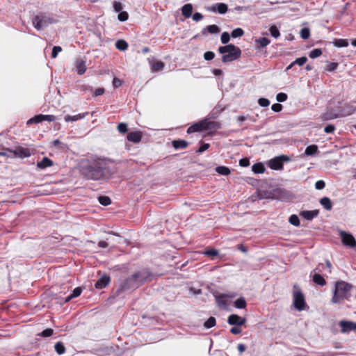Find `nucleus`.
I'll return each mask as SVG.
<instances>
[{
  "mask_svg": "<svg viewBox=\"0 0 356 356\" xmlns=\"http://www.w3.org/2000/svg\"><path fill=\"white\" fill-rule=\"evenodd\" d=\"M115 47L118 50L124 51L127 49L128 44L123 40H119L115 42Z\"/></svg>",
  "mask_w": 356,
  "mask_h": 356,
  "instance_id": "473e14b6",
  "label": "nucleus"
},
{
  "mask_svg": "<svg viewBox=\"0 0 356 356\" xmlns=\"http://www.w3.org/2000/svg\"><path fill=\"white\" fill-rule=\"evenodd\" d=\"M88 113L86 112V113H79V114H77V115H75L73 116L67 115L65 116L64 119H65V122H74V121H77V120L83 119L86 116L88 115Z\"/></svg>",
  "mask_w": 356,
  "mask_h": 356,
  "instance_id": "aec40b11",
  "label": "nucleus"
},
{
  "mask_svg": "<svg viewBox=\"0 0 356 356\" xmlns=\"http://www.w3.org/2000/svg\"><path fill=\"white\" fill-rule=\"evenodd\" d=\"M320 204L323 207V208L330 211L332 208V204L331 200L327 197H323L320 200Z\"/></svg>",
  "mask_w": 356,
  "mask_h": 356,
  "instance_id": "393cba45",
  "label": "nucleus"
},
{
  "mask_svg": "<svg viewBox=\"0 0 356 356\" xmlns=\"http://www.w3.org/2000/svg\"><path fill=\"white\" fill-rule=\"evenodd\" d=\"M216 171L222 175H228L230 173V170L226 166H218Z\"/></svg>",
  "mask_w": 356,
  "mask_h": 356,
  "instance_id": "c9c22d12",
  "label": "nucleus"
},
{
  "mask_svg": "<svg viewBox=\"0 0 356 356\" xmlns=\"http://www.w3.org/2000/svg\"><path fill=\"white\" fill-rule=\"evenodd\" d=\"M289 222L295 227L300 226V220L297 215L293 214L289 218Z\"/></svg>",
  "mask_w": 356,
  "mask_h": 356,
  "instance_id": "58836bf2",
  "label": "nucleus"
},
{
  "mask_svg": "<svg viewBox=\"0 0 356 356\" xmlns=\"http://www.w3.org/2000/svg\"><path fill=\"white\" fill-rule=\"evenodd\" d=\"M214 124V122L208 121L207 120H203L189 127L187 129V133L191 134L206 129H210L213 128Z\"/></svg>",
  "mask_w": 356,
  "mask_h": 356,
  "instance_id": "39448f33",
  "label": "nucleus"
},
{
  "mask_svg": "<svg viewBox=\"0 0 356 356\" xmlns=\"http://www.w3.org/2000/svg\"><path fill=\"white\" fill-rule=\"evenodd\" d=\"M181 12L186 18L190 17L193 13V6L191 3L185 4L181 8Z\"/></svg>",
  "mask_w": 356,
  "mask_h": 356,
  "instance_id": "b1692460",
  "label": "nucleus"
},
{
  "mask_svg": "<svg viewBox=\"0 0 356 356\" xmlns=\"http://www.w3.org/2000/svg\"><path fill=\"white\" fill-rule=\"evenodd\" d=\"M54 330L51 328H47L43 330L41 333H39L38 335L42 337H48L53 334Z\"/></svg>",
  "mask_w": 356,
  "mask_h": 356,
  "instance_id": "49530a36",
  "label": "nucleus"
},
{
  "mask_svg": "<svg viewBox=\"0 0 356 356\" xmlns=\"http://www.w3.org/2000/svg\"><path fill=\"white\" fill-rule=\"evenodd\" d=\"M318 214V211L317 210L313 211H302L300 213V216L304 218L306 220H312L313 218L316 217Z\"/></svg>",
  "mask_w": 356,
  "mask_h": 356,
  "instance_id": "6ab92c4d",
  "label": "nucleus"
},
{
  "mask_svg": "<svg viewBox=\"0 0 356 356\" xmlns=\"http://www.w3.org/2000/svg\"><path fill=\"white\" fill-rule=\"evenodd\" d=\"M227 6L224 3H218L209 8V10L220 14H225L227 11Z\"/></svg>",
  "mask_w": 356,
  "mask_h": 356,
  "instance_id": "2eb2a0df",
  "label": "nucleus"
},
{
  "mask_svg": "<svg viewBox=\"0 0 356 356\" xmlns=\"http://www.w3.org/2000/svg\"><path fill=\"white\" fill-rule=\"evenodd\" d=\"M54 348L56 352L60 355L64 354L65 352V347L64 344L60 341L57 342L55 344Z\"/></svg>",
  "mask_w": 356,
  "mask_h": 356,
  "instance_id": "c756f323",
  "label": "nucleus"
},
{
  "mask_svg": "<svg viewBox=\"0 0 356 356\" xmlns=\"http://www.w3.org/2000/svg\"><path fill=\"white\" fill-rule=\"evenodd\" d=\"M53 165V161L48 157H43V159L38 162L37 166L40 169H44L47 167H50Z\"/></svg>",
  "mask_w": 356,
  "mask_h": 356,
  "instance_id": "5701e85b",
  "label": "nucleus"
},
{
  "mask_svg": "<svg viewBox=\"0 0 356 356\" xmlns=\"http://www.w3.org/2000/svg\"><path fill=\"white\" fill-rule=\"evenodd\" d=\"M318 147L316 145H309L305 149V154L307 156H311L317 153Z\"/></svg>",
  "mask_w": 356,
  "mask_h": 356,
  "instance_id": "72a5a7b5",
  "label": "nucleus"
},
{
  "mask_svg": "<svg viewBox=\"0 0 356 356\" xmlns=\"http://www.w3.org/2000/svg\"><path fill=\"white\" fill-rule=\"evenodd\" d=\"M218 51L221 54H222V61L223 63L235 60L241 55V49L234 44H227L220 47Z\"/></svg>",
  "mask_w": 356,
  "mask_h": 356,
  "instance_id": "7ed1b4c3",
  "label": "nucleus"
},
{
  "mask_svg": "<svg viewBox=\"0 0 356 356\" xmlns=\"http://www.w3.org/2000/svg\"><path fill=\"white\" fill-rule=\"evenodd\" d=\"M110 282V277L108 275H102L95 283V286L97 289L106 287Z\"/></svg>",
  "mask_w": 356,
  "mask_h": 356,
  "instance_id": "dca6fc26",
  "label": "nucleus"
},
{
  "mask_svg": "<svg viewBox=\"0 0 356 356\" xmlns=\"http://www.w3.org/2000/svg\"><path fill=\"white\" fill-rule=\"evenodd\" d=\"M252 171L256 173H263L265 171V167L261 163H255L252 167Z\"/></svg>",
  "mask_w": 356,
  "mask_h": 356,
  "instance_id": "c85d7f7f",
  "label": "nucleus"
},
{
  "mask_svg": "<svg viewBox=\"0 0 356 356\" xmlns=\"http://www.w3.org/2000/svg\"><path fill=\"white\" fill-rule=\"evenodd\" d=\"M300 36L302 39H308L310 36V31L308 28H303L300 31Z\"/></svg>",
  "mask_w": 356,
  "mask_h": 356,
  "instance_id": "de8ad7c7",
  "label": "nucleus"
},
{
  "mask_svg": "<svg viewBox=\"0 0 356 356\" xmlns=\"http://www.w3.org/2000/svg\"><path fill=\"white\" fill-rule=\"evenodd\" d=\"M239 164L241 166L246 167L250 164L249 160L247 157H245L239 161Z\"/></svg>",
  "mask_w": 356,
  "mask_h": 356,
  "instance_id": "69168bd1",
  "label": "nucleus"
},
{
  "mask_svg": "<svg viewBox=\"0 0 356 356\" xmlns=\"http://www.w3.org/2000/svg\"><path fill=\"white\" fill-rule=\"evenodd\" d=\"M15 156H31L34 154L33 151L26 147H17L13 151Z\"/></svg>",
  "mask_w": 356,
  "mask_h": 356,
  "instance_id": "a211bd4d",
  "label": "nucleus"
},
{
  "mask_svg": "<svg viewBox=\"0 0 356 356\" xmlns=\"http://www.w3.org/2000/svg\"><path fill=\"white\" fill-rule=\"evenodd\" d=\"M234 305L238 309H244L246 307V301L243 298H240L235 300Z\"/></svg>",
  "mask_w": 356,
  "mask_h": 356,
  "instance_id": "7c9ffc66",
  "label": "nucleus"
},
{
  "mask_svg": "<svg viewBox=\"0 0 356 356\" xmlns=\"http://www.w3.org/2000/svg\"><path fill=\"white\" fill-rule=\"evenodd\" d=\"M339 325H340L341 332L343 333H348L356 330V323L354 322L341 321L339 323Z\"/></svg>",
  "mask_w": 356,
  "mask_h": 356,
  "instance_id": "f8f14e48",
  "label": "nucleus"
},
{
  "mask_svg": "<svg viewBox=\"0 0 356 356\" xmlns=\"http://www.w3.org/2000/svg\"><path fill=\"white\" fill-rule=\"evenodd\" d=\"M352 286L343 281L337 282L335 284L333 296L331 302L334 304L340 303L350 296Z\"/></svg>",
  "mask_w": 356,
  "mask_h": 356,
  "instance_id": "f03ea898",
  "label": "nucleus"
},
{
  "mask_svg": "<svg viewBox=\"0 0 356 356\" xmlns=\"http://www.w3.org/2000/svg\"><path fill=\"white\" fill-rule=\"evenodd\" d=\"M128 13L126 11L120 12L118 18L121 22H124L128 19Z\"/></svg>",
  "mask_w": 356,
  "mask_h": 356,
  "instance_id": "603ef678",
  "label": "nucleus"
},
{
  "mask_svg": "<svg viewBox=\"0 0 356 356\" xmlns=\"http://www.w3.org/2000/svg\"><path fill=\"white\" fill-rule=\"evenodd\" d=\"M215 54L213 51H206L204 54V58L206 60H211L214 58Z\"/></svg>",
  "mask_w": 356,
  "mask_h": 356,
  "instance_id": "4d7b16f0",
  "label": "nucleus"
},
{
  "mask_svg": "<svg viewBox=\"0 0 356 356\" xmlns=\"http://www.w3.org/2000/svg\"><path fill=\"white\" fill-rule=\"evenodd\" d=\"M269 31H270V35L275 38H278L280 35L278 29L275 26H272L270 28Z\"/></svg>",
  "mask_w": 356,
  "mask_h": 356,
  "instance_id": "09e8293b",
  "label": "nucleus"
},
{
  "mask_svg": "<svg viewBox=\"0 0 356 356\" xmlns=\"http://www.w3.org/2000/svg\"><path fill=\"white\" fill-rule=\"evenodd\" d=\"M138 286L141 285L144 282L150 280L152 274L147 269H142L134 274Z\"/></svg>",
  "mask_w": 356,
  "mask_h": 356,
  "instance_id": "9d476101",
  "label": "nucleus"
},
{
  "mask_svg": "<svg viewBox=\"0 0 356 356\" xmlns=\"http://www.w3.org/2000/svg\"><path fill=\"white\" fill-rule=\"evenodd\" d=\"M355 109L353 106H346L344 110L340 113L341 117L348 116L352 115Z\"/></svg>",
  "mask_w": 356,
  "mask_h": 356,
  "instance_id": "ea45409f",
  "label": "nucleus"
},
{
  "mask_svg": "<svg viewBox=\"0 0 356 356\" xmlns=\"http://www.w3.org/2000/svg\"><path fill=\"white\" fill-rule=\"evenodd\" d=\"M307 58L305 57V56H302V57L296 58L293 62V64H296V65H298L300 66H302V65H303L307 62Z\"/></svg>",
  "mask_w": 356,
  "mask_h": 356,
  "instance_id": "8fccbe9b",
  "label": "nucleus"
},
{
  "mask_svg": "<svg viewBox=\"0 0 356 356\" xmlns=\"http://www.w3.org/2000/svg\"><path fill=\"white\" fill-rule=\"evenodd\" d=\"M271 109L274 112H280L282 109V106L280 104H278V103L274 104L272 105Z\"/></svg>",
  "mask_w": 356,
  "mask_h": 356,
  "instance_id": "e2e57ef3",
  "label": "nucleus"
},
{
  "mask_svg": "<svg viewBox=\"0 0 356 356\" xmlns=\"http://www.w3.org/2000/svg\"><path fill=\"white\" fill-rule=\"evenodd\" d=\"M151 65V70L154 72H159L163 70L164 68V63L159 60L149 61Z\"/></svg>",
  "mask_w": 356,
  "mask_h": 356,
  "instance_id": "412c9836",
  "label": "nucleus"
},
{
  "mask_svg": "<svg viewBox=\"0 0 356 356\" xmlns=\"http://www.w3.org/2000/svg\"><path fill=\"white\" fill-rule=\"evenodd\" d=\"M339 235L344 245L351 248L356 247V240L354 236L345 231H340Z\"/></svg>",
  "mask_w": 356,
  "mask_h": 356,
  "instance_id": "1a4fd4ad",
  "label": "nucleus"
},
{
  "mask_svg": "<svg viewBox=\"0 0 356 356\" xmlns=\"http://www.w3.org/2000/svg\"><path fill=\"white\" fill-rule=\"evenodd\" d=\"M325 184L324 181H323V180L317 181L315 184V188L317 190H322L325 188Z\"/></svg>",
  "mask_w": 356,
  "mask_h": 356,
  "instance_id": "680f3d73",
  "label": "nucleus"
},
{
  "mask_svg": "<svg viewBox=\"0 0 356 356\" xmlns=\"http://www.w3.org/2000/svg\"><path fill=\"white\" fill-rule=\"evenodd\" d=\"M312 280L315 284L320 285L321 286H323L326 284L325 280L321 275H320L318 273H314V275H312Z\"/></svg>",
  "mask_w": 356,
  "mask_h": 356,
  "instance_id": "4be33fe9",
  "label": "nucleus"
},
{
  "mask_svg": "<svg viewBox=\"0 0 356 356\" xmlns=\"http://www.w3.org/2000/svg\"><path fill=\"white\" fill-rule=\"evenodd\" d=\"M293 305L298 311H303L307 308L305 296L296 284L293 287Z\"/></svg>",
  "mask_w": 356,
  "mask_h": 356,
  "instance_id": "20e7f679",
  "label": "nucleus"
},
{
  "mask_svg": "<svg viewBox=\"0 0 356 356\" xmlns=\"http://www.w3.org/2000/svg\"><path fill=\"white\" fill-rule=\"evenodd\" d=\"M33 25L37 30H40L47 27L54 22V19L44 15H36L33 17Z\"/></svg>",
  "mask_w": 356,
  "mask_h": 356,
  "instance_id": "423d86ee",
  "label": "nucleus"
},
{
  "mask_svg": "<svg viewBox=\"0 0 356 356\" xmlns=\"http://www.w3.org/2000/svg\"><path fill=\"white\" fill-rule=\"evenodd\" d=\"M334 129H335V127L334 125L329 124L325 127L324 131L327 134H330V133H332L334 131Z\"/></svg>",
  "mask_w": 356,
  "mask_h": 356,
  "instance_id": "338daca9",
  "label": "nucleus"
},
{
  "mask_svg": "<svg viewBox=\"0 0 356 356\" xmlns=\"http://www.w3.org/2000/svg\"><path fill=\"white\" fill-rule=\"evenodd\" d=\"M209 147V145L208 143H204L203 145H202L198 150L197 151V153H202L203 152H204L205 150H207Z\"/></svg>",
  "mask_w": 356,
  "mask_h": 356,
  "instance_id": "774afa93",
  "label": "nucleus"
},
{
  "mask_svg": "<svg viewBox=\"0 0 356 356\" xmlns=\"http://www.w3.org/2000/svg\"><path fill=\"white\" fill-rule=\"evenodd\" d=\"M287 99V95L284 92H280L276 95V100L278 102H283Z\"/></svg>",
  "mask_w": 356,
  "mask_h": 356,
  "instance_id": "3c124183",
  "label": "nucleus"
},
{
  "mask_svg": "<svg viewBox=\"0 0 356 356\" xmlns=\"http://www.w3.org/2000/svg\"><path fill=\"white\" fill-rule=\"evenodd\" d=\"M61 51L62 48L60 46H54L52 49L51 57L55 58Z\"/></svg>",
  "mask_w": 356,
  "mask_h": 356,
  "instance_id": "5fc2aeb1",
  "label": "nucleus"
},
{
  "mask_svg": "<svg viewBox=\"0 0 356 356\" xmlns=\"http://www.w3.org/2000/svg\"><path fill=\"white\" fill-rule=\"evenodd\" d=\"M230 40V35L227 32H224L221 35V42L222 44H227Z\"/></svg>",
  "mask_w": 356,
  "mask_h": 356,
  "instance_id": "864d4df0",
  "label": "nucleus"
},
{
  "mask_svg": "<svg viewBox=\"0 0 356 356\" xmlns=\"http://www.w3.org/2000/svg\"><path fill=\"white\" fill-rule=\"evenodd\" d=\"M99 202L104 206H108L111 204V199L107 196H99L98 197Z\"/></svg>",
  "mask_w": 356,
  "mask_h": 356,
  "instance_id": "79ce46f5",
  "label": "nucleus"
},
{
  "mask_svg": "<svg viewBox=\"0 0 356 356\" xmlns=\"http://www.w3.org/2000/svg\"><path fill=\"white\" fill-rule=\"evenodd\" d=\"M273 190L271 191H261L259 193V198L260 199H263V198H267V199H273Z\"/></svg>",
  "mask_w": 356,
  "mask_h": 356,
  "instance_id": "a19ab883",
  "label": "nucleus"
},
{
  "mask_svg": "<svg viewBox=\"0 0 356 356\" xmlns=\"http://www.w3.org/2000/svg\"><path fill=\"white\" fill-rule=\"evenodd\" d=\"M322 54V51L321 49H314L309 53V57L311 58H316L320 56Z\"/></svg>",
  "mask_w": 356,
  "mask_h": 356,
  "instance_id": "a18cd8bd",
  "label": "nucleus"
},
{
  "mask_svg": "<svg viewBox=\"0 0 356 356\" xmlns=\"http://www.w3.org/2000/svg\"><path fill=\"white\" fill-rule=\"evenodd\" d=\"M127 138L129 141L138 143L141 140L142 132L138 131L129 132Z\"/></svg>",
  "mask_w": 356,
  "mask_h": 356,
  "instance_id": "f3484780",
  "label": "nucleus"
},
{
  "mask_svg": "<svg viewBox=\"0 0 356 356\" xmlns=\"http://www.w3.org/2000/svg\"><path fill=\"white\" fill-rule=\"evenodd\" d=\"M273 199L286 200L291 197V193L283 188H275L273 189Z\"/></svg>",
  "mask_w": 356,
  "mask_h": 356,
  "instance_id": "9b49d317",
  "label": "nucleus"
},
{
  "mask_svg": "<svg viewBox=\"0 0 356 356\" xmlns=\"http://www.w3.org/2000/svg\"><path fill=\"white\" fill-rule=\"evenodd\" d=\"M110 163V160L104 158L86 157L79 161L78 168L85 178L99 180L113 173L108 166Z\"/></svg>",
  "mask_w": 356,
  "mask_h": 356,
  "instance_id": "f257e3e1",
  "label": "nucleus"
},
{
  "mask_svg": "<svg viewBox=\"0 0 356 356\" xmlns=\"http://www.w3.org/2000/svg\"><path fill=\"white\" fill-rule=\"evenodd\" d=\"M205 29L207 30V31L209 33L213 34V33H218L220 31V29L217 25H209L207 26Z\"/></svg>",
  "mask_w": 356,
  "mask_h": 356,
  "instance_id": "c03bdc74",
  "label": "nucleus"
},
{
  "mask_svg": "<svg viewBox=\"0 0 356 356\" xmlns=\"http://www.w3.org/2000/svg\"><path fill=\"white\" fill-rule=\"evenodd\" d=\"M290 157H274L268 162V165L273 170H281L283 168V162L290 161Z\"/></svg>",
  "mask_w": 356,
  "mask_h": 356,
  "instance_id": "6e6552de",
  "label": "nucleus"
},
{
  "mask_svg": "<svg viewBox=\"0 0 356 356\" xmlns=\"http://www.w3.org/2000/svg\"><path fill=\"white\" fill-rule=\"evenodd\" d=\"M258 103L261 106L266 107V106H269L270 101L266 98H260L258 100Z\"/></svg>",
  "mask_w": 356,
  "mask_h": 356,
  "instance_id": "13d9d810",
  "label": "nucleus"
},
{
  "mask_svg": "<svg viewBox=\"0 0 356 356\" xmlns=\"http://www.w3.org/2000/svg\"><path fill=\"white\" fill-rule=\"evenodd\" d=\"M245 322L246 319L245 318H241L237 314H231L227 319V323L232 325L241 326L245 324Z\"/></svg>",
  "mask_w": 356,
  "mask_h": 356,
  "instance_id": "ddd939ff",
  "label": "nucleus"
},
{
  "mask_svg": "<svg viewBox=\"0 0 356 356\" xmlns=\"http://www.w3.org/2000/svg\"><path fill=\"white\" fill-rule=\"evenodd\" d=\"M255 42L261 47H265L270 44V40L267 38H260L255 40Z\"/></svg>",
  "mask_w": 356,
  "mask_h": 356,
  "instance_id": "4c0bfd02",
  "label": "nucleus"
},
{
  "mask_svg": "<svg viewBox=\"0 0 356 356\" xmlns=\"http://www.w3.org/2000/svg\"><path fill=\"white\" fill-rule=\"evenodd\" d=\"M216 323V318L213 316L209 317L204 323V326L207 328H211L215 326Z\"/></svg>",
  "mask_w": 356,
  "mask_h": 356,
  "instance_id": "e433bc0d",
  "label": "nucleus"
},
{
  "mask_svg": "<svg viewBox=\"0 0 356 356\" xmlns=\"http://www.w3.org/2000/svg\"><path fill=\"white\" fill-rule=\"evenodd\" d=\"M204 254L209 257H214L218 254V251L216 249L207 250Z\"/></svg>",
  "mask_w": 356,
  "mask_h": 356,
  "instance_id": "bf43d9fd",
  "label": "nucleus"
},
{
  "mask_svg": "<svg viewBox=\"0 0 356 356\" xmlns=\"http://www.w3.org/2000/svg\"><path fill=\"white\" fill-rule=\"evenodd\" d=\"M118 130L120 133H126L127 131V125L125 123H120L118 126Z\"/></svg>",
  "mask_w": 356,
  "mask_h": 356,
  "instance_id": "052dcab7",
  "label": "nucleus"
},
{
  "mask_svg": "<svg viewBox=\"0 0 356 356\" xmlns=\"http://www.w3.org/2000/svg\"><path fill=\"white\" fill-rule=\"evenodd\" d=\"M337 118H341L340 113H333L332 112H327L322 116L324 120H330Z\"/></svg>",
  "mask_w": 356,
  "mask_h": 356,
  "instance_id": "2f4dec72",
  "label": "nucleus"
},
{
  "mask_svg": "<svg viewBox=\"0 0 356 356\" xmlns=\"http://www.w3.org/2000/svg\"><path fill=\"white\" fill-rule=\"evenodd\" d=\"M86 58H78L75 61L76 70L79 75H82L86 72Z\"/></svg>",
  "mask_w": 356,
  "mask_h": 356,
  "instance_id": "4468645a",
  "label": "nucleus"
},
{
  "mask_svg": "<svg viewBox=\"0 0 356 356\" xmlns=\"http://www.w3.org/2000/svg\"><path fill=\"white\" fill-rule=\"evenodd\" d=\"M42 118H43L42 114H39V115H35L34 117L31 118V119H29L27 121V124H30L32 123H35V124L40 123L43 121Z\"/></svg>",
  "mask_w": 356,
  "mask_h": 356,
  "instance_id": "f704fd0d",
  "label": "nucleus"
},
{
  "mask_svg": "<svg viewBox=\"0 0 356 356\" xmlns=\"http://www.w3.org/2000/svg\"><path fill=\"white\" fill-rule=\"evenodd\" d=\"M244 34V31L241 28H236L234 30L232 31L231 35L232 38H238L241 37Z\"/></svg>",
  "mask_w": 356,
  "mask_h": 356,
  "instance_id": "37998d69",
  "label": "nucleus"
},
{
  "mask_svg": "<svg viewBox=\"0 0 356 356\" xmlns=\"http://www.w3.org/2000/svg\"><path fill=\"white\" fill-rule=\"evenodd\" d=\"M81 292L82 289L80 287L75 288L72 291V293L65 298V302H67L70 301L72 298L79 296L81 294Z\"/></svg>",
  "mask_w": 356,
  "mask_h": 356,
  "instance_id": "a878e982",
  "label": "nucleus"
},
{
  "mask_svg": "<svg viewBox=\"0 0 356 356\" xmlns=\"http://www.w3.org/2000/svg\"><path fill=\"white\" fill-rule=\"evenodd\" d=\"M332 44L336 47H346L348 46V40L347 39H335Z\"/></svg>",
  "mask_w": 356,
  "mask_h": 356,
  "instance_id": "cd10ccee",
  "label": "nucleus"
},
{
  "mask_svg": "<svg viewBox=\"0 0 356 356\" xmlns=\"http://www.w3.org/2000/svg\"><path fill=\"white\" fill-rule=\"evenodd\" d=\"M138 287H139L138 284L133 274L131 276L129 277L124 280L123 284L120 286V288L118 290V293L126 290H134Z\"/></svg>",
  "mask_w": 356,
  "mask_h": 356,
  "instance_id": "0eeeda50",
  "label": "nucleus"
},
{
  "mask_svg": "<svg viewBox=\"0 0 356 356\" xmlns=\"http://www.w3.org/2000/svg\"><path fill=\"white\" fill-rule=\"evenodd\" d=\"M337 63H329L326 66V70L329 72H333L337 68Z\"/></svg>",
  "mask_w": 356,
  "mask_h": 356,
  "instance_id": "6e6d98bb",
  "label": "nucleus"
},
{
  "mask_svg": "<svg viewBox=\"0 0 356 356\" xmlns=\"http://www.w3.org/2000/svg\"><path fill=\"white\" fill-rule=\"evenodd\" d=\"M43 121L47 120L49 122H52L56 120V116L54 115H42Z\"/></svg>",
  "mask_w": 356,
  "mask_h": 356,
  "instance_id": "0e129e2a",
  "label": "nucleus"
},
{
  "mask_svg": "<svg viewBox=\"0 0 356 356\" xmlns=\"http://www.w3.org/2000/svg\"><path fill=\"white\" fill-rule=\"evenodd\" d=\"M175 149H184L187 147L188 143L184 140H177L172 142Z\"/></svg>",
  "mask_w": 356,
  "mask_h": 356,
  "instance_id": "bb28decb",
  "label": "nucleus"
}]
</instances>
